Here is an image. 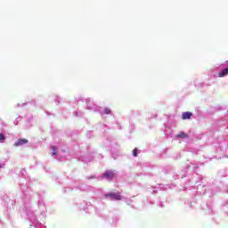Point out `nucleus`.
I'll use <instances>...</instances> for the list:
<instances>
[{
    "label": "nucleus",
    "mask_w": 228,
    "mask_h": 228,
    "mask_svg": "<svg viewBox=\"0 0 228 228\" xmlns=\"http://www.w3.org/2000/svg\"><path fill=\"white\" fill-rule=\"evenodd\" d=\"M104 197H110L111 200H122V196L118 192L106 193Z\"/></svg>",
    "instance_id": "nucleus-1"
},
{
    "label": "nucleus",
    "mask_w": 228,
    "mask_h": 228,
    "mask_svg": "<svg viewBox=\"0 0 228 228\" xmlns=\"http://www.w3.org/2000/svg\"><path fill=\"white\" fill-rule=\"evenodd\" d=\"M103 177H106V179H108L109 181H111V179L115 177V173H113V171H106L103 174Z\"/></svg>",
    "instance_id": "nucleus-2"
},
{
    "label": "nucleus",
    "mask_w": 228,
    "mask_h": 228,
    "mask_svg": "<svg viewBox=\"0 0 228 228\" xmlns=\"http://www.w3.org/2000/svg\"><path fill=\"white\" fill-rule=\"evenodd\" d=\"M28 139H19L15 143L14 147H20V145H26Z\"/></svg>",
    "instance_id": "nucleus-3"
},
{
    "label": "nucleus",
    "mask_w": 228,
    "mask_h": 228,
    "mask_svg": "<svg viewBox=\"0 0 228 228\" xmlns=\"http://www.w3.org/2000/svg\"><path fill=\"white\" fill-rule=\"evenodd\" d=\"M191 115H192V113L190 111L183 112L182 115V118H183V120H188V119L191 118Z\"/></svg>",
    "instance_id": "nucleus-4"
},
{
    "label": "nucleus",
    "mask_w": 228,
    "mask_h": 228,
    "mask_svg": "<svg viewBox=\"0 0 228 228\" xmlns=\"http://www.w3.org/2000/svg\"><path fill=\"white\" fill-rule=\"evenodd\" d=\"M228 74V68L223 69L221 72H219L218 76L220 77H225V76H227Z\"/></svg>",
    "instance_id": "nucleus-5"
},
{
    "label": "nucleus",
    "mask_w": 228,
    "mask_h": 228,
    "mask_svg": "<svg viewBox=\"0 0 228 228\" xmlns=\"http://www.w3.org/2000/svg\"><path fill=\"white\" fill-rule=\"evenodd\" d=\"M176 138H188V134H186L183 131H181L176 135Z\"/></svg>",
    "instance_id": "nucleus-6"
},
{
    "label": "nucleus",
    "mask_w": 228,
    "mask_h": 228,
    "mask_svg": "<svg viewBox=\"0 0 228 228\" xmlns=\"http://www.w3.org/2000/svg\"><path fill=\"white\" fill-rule=\"evenodd\" d=\"M133 156L136 158L138 156V148L134 149L133 151Z\"/></svg>",
    "instance_id": "nucleus-7"
},
{
    "label": "nucleus",
    "mask_w": 228,
    "mask_h": 228,
    "mask_svg": "<svg viewBox=\"0 0 228 228\" xmlns=\"http://www.w3.org/2000/svg\"><path fill=\"white\" fill-rule=\"evenodd\" d=\"M51 150L53 151V156H56V146H51Z\"/></svg>",
    "instance_id": "nucleus-8"
},
{
    "label": "nucleus",
    "mask_w": 228,
    "mask_h": 228,
    "mask_svg": "<svg viewBox=\"0 0 228 228\" xmlns=\"http://www.w3.org/2000/svg\"><path fill=\"white\" fill-rule=\"evenodd\" d=\"M103 113H104L105 115H110V114L111 113V110H110V109H105V110H103Z\"/></svg>",
    "instance_id": "nucleus-9"
},
{
    "label": "nucleus",
    "mask_w": 228,
    "mask_h": 228,
    "mask_svg": "<svg viewBox=\"0 0 228 228\" xmlns=\"http://www.w3.org/2000/svg\"><path fill=\"white\" fill-rule=\"evenodd\" d=\"M6 140V137H4V134H0V142H3Z\"/></svg>",
    "instance_id": "nucleus-10"
},
{
    "label": "nucleus",
    "mask_w": 228,
    "mask_h": 228,
    "mask_svg": "<svg viewBox=\"0 0 228 228\" xmlns=\"http://www.w3.org/2000/svg\"><path fill=\"white\" fill-rule=\"evenodd\" d=\"M0 168H3V165L2 164H0Z\"/></svg>",
    "instance_id": "nucleus-11"
}]
</instances>
